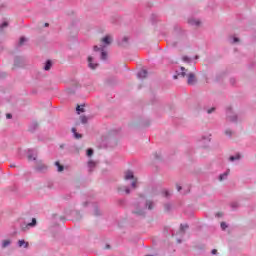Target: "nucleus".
Returning a JSON list of instances; mask_svg holds the SVG:
<instances>
[{"instance_id": "nucleus-33", "label": "nucleus", "mask_w": 256, "mask_h": 256, "mask_svg": "<svg viewBox=\"0 0 256 256\" xmlns=\"http://www.w3.org/2000/svg\"><path fill=\"white\" fill-rule=\"evenodd\" d=\"M100 49L98 46H94V51H99Z\"/></svg>"}, {"instance_id": "nucleus-13", "label": "nucleus", "mask_w": 256, "mask_h": 256, "mask_svg": "<svg viewBox=\"0 0 256 256\" xmlns=\"http://www.w3.org/2000/svg\"><path fill=\"white\" fill-rule=\"evenodd\" d=\"M37 225V219L33 218L31 223H28V227H35Z\"/></svg>"}, {"instance_id": "nucleus-5", "label": "nucleus", "mask_w": 256, "mask_h": 256, "mask_svg": "<svg viewBox=\"0 0 256 256\" xmlns=\"http://www.w3.org/2000/svg\"><path fill=\"white\" fill-rule=\"evenodd\" d=\"M88 66L90 67V69H97L99 64H97V63L93 64V57L89 56L88 57Z\"/></svg>"}, {"instance_id": "nucleus-37", "label": "nucleus", "mask_w": 256, "mask_h": 256, "mask_svg": "<svg viewBox=\"0 0 256 256\" xmlns=\"http://www.w3.org/2000/svg\"><path fill=\"white\" fill-rule=\"evenodd\" d=\"M109 248H110V246H109V245H107V246H106V249H109Z\"/></svg>"}, {"instance_id": "nucleus-21", "label": "nucleus", "mask_w": 256, "mask_h": 256, "mask_svg": "<svg viewBox=\"0 0 256 256\" xmlns=\"http://www.w3.org/2000/svg\"><path fill=\"white\" fill-rule=\"evenodd\" d=\"M93 155V149H88L87 150V156L91 157Z\"/></svg>"}, {"instance_id": "nucleus-1", "label": "nucleus", "mask_w": 256, "mask_h": 256, "mask_svg": "<svg viewBox=\"0 0 256 256\" xmlns=\"http://www.w3.org/2000/svg\"><path fill=\"white\" fill-rule=\"evenodd\" d=\"M124 181H125V183H127V181H131L132 189H137V178H135L133 171L127 170L124 173Z\"/></svg>"}, {"instance_id": "nucleus-2", "label": "nucleus", "mask_w": 256, "mask_h": 256, "mask_svg": "<svg viewBox=\"0 0 256 256\" xmlns=\"http://www.w3.org/2000/svg\"><path fill=\"white\" fill-rule=\"evenodd\" d=\"M187 83H188V85H195V83H197V78L195 77V74H193V73L188 74Z\"/></svg>"}, {"instance_id": "nucleus-20", "label": "nucleus", "mask_w": 256, "mask_h": 256, "mask_svg": "<svg viewBox=\"0 0 256 256\" xmlns=\"http://www.w3.org/2000/svg\"><path fill=\"white\" fill-rule=\"evenodd\" d=\"M101 59H102L103 61H105V59H107V53H106V52H102V53H101Z\"/></svg>"}, {"instance_id": "nucleus-40", "label": "nucleus", "mask_w": 256, "mask_h": 256, "mask_svg": "<svg viewBox=\"0 0 256 256\" xmlns=\"http://www.w3.org/2000/svg\"><path fill=\"white\" fill-rule=\"evenodd\" d=\"M218 217H221V214H218Z\"/></svg>"}, {"instance_id": "nucleus-39", "label": "nucleus", "mask_w": 256, "mask_h": 256, "mask_svg": "<svg viewBox=\"0 0 256 256\" xmlns=\"http://www.w3.org/2000/svg\"><path fill=\"white\" fill-rule=\"evenodd\" d=\"M174 79H177V76H174Z\"/></svg>"}, {"instance_id": "nucleus-25", "label": "nucleus", "mask_w": 256, "mask_h": 256, "mask_svg": "<svg viewBox=\"0 0 256 256\" xmlns=\"http://www.w3.org/2000/svg\"><path fill=\"white\" fill-rule=\"evenodd\" d=\"M134 213L136 215H145V212H143V211H135Z\"/></svg>"}, {"instance_id": "nucleus-7", "label": "nucleus", "mask_w": 256, "mask_h": 256, "mask_svg": "<svg viewBox=\"0 0 256 256\" xmlns=\"http://www.w3.org/2000/svg\"><path fill=\"white\" fill-rule=\"evenodd\" d=\"M18 246L19 247H24V249H27V247H29V242H26L25 240H19L18 241Z\"/></svg>"}, {"instance_id": "nucleus-8", "label": "nucleus", "mask_w": 256, "mask_h": 256, "mask_svg": "<svg viewBox=\"0 0 256 256\" xmlns=\"http://www.w3.org/2000/svg\"><path fill=\"white\" fill-rule=\"evenodd\" d=\"M56 167H58V172L61 173V171H63L65 169V167H63V165H61V163H59V161L55 162Z\"/></svg>"}, {"instance_id": "nucleus-4", "label": "nucleus", "mask_w": 256, "mask_h": 256, "mask_svg": "<svg viewBox=\"0 0 256 256\" xmlns=\"http://www.w3.org/2000/svg\"><path fill=\"white\" fill-rule=\"evenodd\" d=\"M118 193H126V195H129L131 190H129V187L127 186H120L118 187Z\"/></svg>"}, {"instance_id": "nucleus-24", "label": "nucleus", "mask_w": 256, "mask_h": 256, "mask_svg": "<svg viewBox=\"0 0 256 256\" xmlns=\"http://www.w3.org/2000/svg\"><path fill=\"white\" fill-rule=\"evenodd\" d=\"M29 161H35L36 157L33 155H28Z\"/></svg>"}, {"instance_id": "nucleus-18", "label": "nucleus", "mask_w": 256, "mask_h": 256, "mask_svg": "<svg viewBox=\"0 0 256 256\" xmlns=\"http://www.w3.org/2000/svg\"><path fill=\"white\" fill-rule=\"evenodd\" d=\"M146 206L148 207V209H153V202H151V201H148V202H146Z\"/></svg>"}, {"instance_id": "nucleus-26", "label": "nucleus", "mask_w": 256, "mask_h": 256, "mask_svg": "<svg viewBox=\"0 0 256 256\" xmlns=\"http://www.w3.org/2000/svg\"><path fill=\"white\" fill-rule=\"evenodd\" d=\"M232 133H233V132H231V130H226V131H225V135H229V136H231V135H232Z\"/></svg>"}, {"instance_id": "nucleus-32", "label": "nucleus", "mask_w": 256, "mask_h": 256, "mask_svg": "<svg viewBox=\"0 0 256 256\" xmlns=\"http://www.w3.org/2000/svg\"><path fill=\"white\" fill-rule=\"evenodd\" d=\"M212 255H217V249L212 250Z\"/></svg>"}, {"instance_id": "nucleus-23", "label": "nucleus", "mask_w": 256, "mask_h": 256, "mask_svg": "<svg viewBox=\"0 0 256 256\" xmlns=\"http://www.w3.org/2000/svg\"><path fill=\"white\" fill-rule=\"evenodd\" d=\"M221 228L223 229V231H225V229H227V224L225 222H222Z\"/></svg>"}, {"instance_id": "nucleus-16", "label": "nucleus", "mask_w": 256, "mask_h": 256, "mask_svg": "<svg viewBox=\"0 0 256 256\" xmlns=\"http://www.w3.org/2000/svg\"><path fill=\"white\" fill-rule=\"evenodd\" d=\"M229 159L230 161H238V159H241V156L238 154L236 156H231Z\"/></svg>"}, {"instance_id": "nucleus-22", "label": "nucleus", "mask_w": 256, "mask_h": 256, "mask_svg": "<svg viewBox=\"0 0 256 256\" xmlns=\"http://www.w3.org/2000/svg\"><path fill=\"white\" fill-rule=\"evenodd\" d=\"M181 71H182L181 75L183 77H185V75H187V73L185 72V71H187V70H185V67H181Z\"/></svg>"}, {"instance_id": "nucleus-34", "label": "nucleus", "mask_w": 256, "mask_h": 256, "mask_svg": "<svg viewBox=\"0 0 256 256\" xmlns=\"http://www.w3.org/2000/svg\"><path fill=\"white\" fill-rule=\"evenodd\" d=\"M194 24L199 25L200 22L199 21H194Z\"/></svg>"}, {"instance_id": "nucleus-6", "label": "nucleus", "mask_w": 256, "mask_h": 256, "mask_svg": "<svg viewBox=\"0 0 256 256\" xmlns=\"http://www.w3.org/2000/svg\"><path fill=\"white\" fill-rule=\"evenodd\" d=\"M138 78H139V79H145V78H147V70H140V71L138 72Z\"/></svg>"}, {"instance_id": "nucleus-3", "label": "nucleus", "mask_w": 256, "mask_h": 256, "mask_svg": "<svg viewBox=\"0 0 256 256\" xmlns=\"http://www.w3.org/2000/svg\"><path fill=\"white\" fill-rule=\"evenodd\" d=\"M112 41H113V38L107 35L104 38H102L101 43H103L104 45H111Z\"/></svg>"}, {"instance_id": "nucleus-28", "label": "nucleus", "mask_w": 256, "mask_h": 256, "mask_svg": "<svg viewBox=\"0 0 256 256\" xmlns=\"http://www.w3.org/2000/svg\"><path fill=\"white\" fill-rule=\"evenodd\" d=\"M233 43H239V38L234 37V39H233Z\"/></svg>"}, {"instance_id": "nucleus-10", "label": "nucleus", "mask_w": 256, "mask_h": 256, "mask_svg": "<svg viewBox=\"0 0 256 256\" xmlns=\"http://www.w3.org/2000/svg\"><path fill=\"white\" fill-rule=\"evenodd\" d=\"M96 165H97V163H95V161H93V160L88 161V167L90 169H94V167H96Z\"/></svg>"}, {"instance_id": "nucleus-12", "label": "nucleus", "mask_w": 256, "mask_h": 256, "mask_svg": "<svg viewBox=\"0 0 256 256\" xmlns=\"http://www.w3.org/2000/svg\"><path fill=\"white\" fill-rule=\"evenodd\" d=\"M51 65H52L51 61L48 60V61L46 62L45 67H44L45 71H49V69H51Z\"/></svg>"}, {"instance_id": "nucleus-17", "label": "nucleus", "mask_w": 256, "mask_h": 256, "mask_svg": "<svg viewBox=\"0 0 256 256\" xmlns=\"http://www.w3.org/2000/svg\"><path fill=\"white\" fill-rule=\"evenodd\" d=\"M227 175H229V170L226 173L220 175V177H219L220 181H223V179H225V177H227Z\"/></svg>"}, {"instance_id": "nucleus-35", "label": "nucleus", "mask_w": 256, "mask_h": 256, "mask_svg": "<svg viewBox=\"0 0 256 256\" xmlns=\"http://www.w3.org/2000/svg\"><path fill=\"white\" fill-rule=\"evenodd\" d=\"M177 191H181V186H177Z\"/></svg>"}, {"instance_id": "nucleus-15", "label": "nucleus", "mask_w": 256, "mask_h": 256, "mask_svg": "<svg viewBox=\"0 0 256 256\" xmlns=\"http://www.w3.org/2000/svg\"><path fill=\"white\" fill-rule=\"evenodd\" d=\"M76 111H78V113H85V109L83 108V106L81 107L80 105L76 107Z\"/></svg>"}, {"instance_id": "nucleus-11", "label": "nucleus", "mask_w": 256, "mask_h": 256, "mask_svg": "<svg viewBox=\"0 0 256 256\" xmlns=\"http://www.w3.org/2000/svg\"><path fill=\"white\" fill-rule=\"evenodd\" d=\"M189 229V225L187 224H181L180 226V231H182V233H185V230Z\"/></svg>"}, {"instance_id": "nucleus-38", "label": "nucleus", "mask_w": 256, "mask_h": 256, "mask_svg": "<svg viewBox=\"0 0 256 256\" xmlns=\"http://www.w3.org/2000/svg\"><path fill=\"white\" fill-rule=\"evenodd\" d=\"M186 59H187V58H186V57H184V61H186Z\"/></svg>"}, {"instance_id": "nucleus-30", "label": "nucleus", "mask_w": 256, "mask_h": 256, "mask_svg": "<svg viewBox=\"0 0 256 256\" xmlns=\"http://www.w3.org/2000/svg\"><path fill=\"white\" fill-rule=\"evenodd\" d=\"M13 115L11 114H6V119H12Z\"/></svg>"}, {"instance_id": "nucleus-31", "label": "nucleus", "mask_w": 256, "mask_h": 256, "mask_svg": "<svg viewBox=\"0 0 256 256\" xmlns=\"http://www.w3.org/2000/svg\"><path fill=\"white\" fill-rule=\"evenodd\" d=\"M82 123H87V118L81 117Z\"/></svg>"}, {"instance_id": "nucleus-36", "label": "nucleus", "mask_w": 256, "mask_h": 256, "mask_svg": "<svg viewBox=\"0 0 256 256\" xmlns=\"http://www.w3.org/2000/svg\"><path fill=\"white\" fill-rule=\"evenodd\" d=\"M44 27H49V23H45V24H44Z\"/></svg>"}, {"instance_id": "nucleus-29", "label": "nucleus", "mask_w": 256, "mask_h": 256, "mask_svg": "<svg viewBox=\"0 0 256 256\" xmlns=\"http://www.w3.org/2000/svg\"><path fill=\"white\" fill-rule=\"evenodd\" d=\"M214 111H215V108H211V109H209V110L207 111V113L211 114V113H213Z\"/></svg>"}, {"instance_id": "nucleus-9", "label": "nucleus", "mask_w": 256, "mask_h": 256, "mask_svg": "<svg viewBox=\"0 0 256 256\" xmlns=\"http://www.w3.org/2000/svg\"><path fill=\"white\" fill-rule=\"evenodd\" d=\"M72 133H74L76 139H81L83 137L81 134H77L76 128H72Z\"/></svg>"}, {"instance_id": "nucleus-27", "label": "nucleus", "mask_w": 256, "mask_h": 256, "mask_svg": "<svg viewBox=\"0 0 256 256\" xmlns=\"http://www.w3.org/2000/svg\"><path fill=\"white\" fill-rule=\"evenodd\" d=\"M9 24L7 22H4L2 25H1V29H3L4 27H7Z\"/></svg>"}, {"instance_id": "nucleus-14", "label": "nucleus", "mask_w": 256, "mask_h": 256, "mask_svg": "<svg viewBox=\"0 0 256 256\" xmlns=\"http://www.w3.org/2000/svg\"><path fill=\"white\" fill-rule=\"evenodd\" d=\"M9 245H11V241L10 240H4L3 242H2V247H9Z\"/></svg>"}, {"instance_id": "nucleus-19", "label": "nucleus", "mask_w": 256, "mask_h": 256, "mask_svg": "<svg viewBox=\"0 0 256 256\" xmlns=\"http://www.w3.org/2000/svg\"><path fill=\"white\" fill-rule=\"evenodd\" d=\"M25 41H27V38L21 37L20 41H19V45H23V43H25Z\"/></svg>"}]
</instances>
